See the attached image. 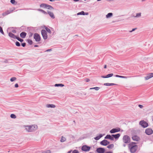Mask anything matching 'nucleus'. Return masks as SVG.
Instances as JSON below:
<instances>
[{
    "mask_svg": "<svg viewBox=\"0 0 153 153\" xmlns=\"http://www.w3.org/2000/svg\"><path fill=\"white\" fill-rule=\"evenodd\" d=\"M128 147L131 153L135 152L138 149V146L134 142H131L128 144Z\"/></svg>",
    "mask_w": 153,
    "mask_h": 153,
    "instance_id": "nucleus-1",
    "label": "nucleus"
},
{
    "mask_svg": "<svg viewBox=\"0 0 153 153\" xmlns=\"http://www.w3.org/2000/svg\"><path fill=\"white\" fill-rule=\"evenodd\" d=\"M26 131L28 132H30L36 130L37 128V126L36 125L27 126L25 127Z\"/></svg>",
    "mask_w": 153,
    "mask_h": 153,
    "instance_id": "nucleus-2",
    "label": "nucleus"
},
{
    "mask_svg": "<svg viewBox=\"0 0 153 153\" xmlns=\"http://www.w3.org/2000/svg\"><path fill=\"white\" fill-rule=\"evenodd\" d=\"M40 7H43L44 8L50 10L53 9V7L51 6L44 4H40Z\"/></svg>",
    "mask_w": 153,
    "mask_h": 153,
    "instance_id": "nucleus-3",
    "label": "nucleus"
},
{
    "mask_svg": "<svg viewBox=\"0 0 153 153\" xmlns=\"http://www.w3.org/2000/svg\"><path fill=\"white\" fill-rule=\"evenodd\" d=\"M123 141L124 143H128L130 142V138L128 136L125 135L123 138Z\"/></svg>",
    "mask_w": 153,
    "mask_h": 153,
    "instance_id": "nucleus-4",
    "label": "nucleus"
},
{
    "mask_svg": "<svg viewBox=\"0 0 153 153\" xmlns=\"http://www.w3.org/2000/svg\"><path fill=\"white\" fill-rule=\"evenodd\" d=\"M34 38L37 42H39L41 40V37L39 34L37 33H35L34 35Z\"/></svg>",
    "mask_w": 153,
    "mask_h": 153,
    "instance_id": "nucleus-5",
    "label": "nucleus"
},
{
    "mask_svg": "<svg viewBox=\"0 0 153 153\" xmlns=\"http://www.w3.org/2000/svg\"><path fill=\"white\" fill-rule=\"evenodd\" d=\"M140 125L143 128H146L148 126V123L144 120H141L140 121Z\"/></svg>",
    "mask_w": 153,
    "mask_h": 153,
    "instance_id": "nucleus-6",
    "label": "nucleus"
},
{
    "mask_svg": "<svg viewBox=\"0 0 153 153\" xmlns=\"http://www.w3.org/2000/svg\"><path fill=\"white\" fill-rule=\"evenodd\" d=\"M91 149V147L89 146L86 145H84L82 146V150L85 151H89Z\"/></svg>",
    "mask_w": 153,
    "mask_h": 153,
    "instance_id": "nucleus-7",
    "label": "nucleus"
},
{
    "mask_svg": "<svg viewBox=\"0 0 153 153\" xmlns=\"http://www.w3.org/2000/svg\"><path fill=\"white\" fill-rule=\"evenodd\" d=\"M41 33L44 39H46L47 38L48 36L46 31L45 30H42L41 31Z\"/></svg>",
    "mask_w": 153,
    "mask_h": 153,
    "instance_id": "nucleus-8",
    "label": "nucleus"
},
{
    "mask_svg": "<svg viewBox=\"0 0 153 153\" xmlns=\"http://www.w3.org/2000/svg\"><path fill=\"white\" fill-rule=\"evenodd\" d=\"M145 133L149 135L153 133V131L151 128H147L146 130Z\"/></svg>",
    "mask_w": 153,
    "mask_h": 153,
    "instance_id": "nucleus-9",
    "label": "nucleus"
},
{
    "mask_svg": "<svg viewBox=\"0 0 153 153\" xmlns=\"http://www.w3.org/2000/svg\"><path fill=\"white\" fill-rule=\"evenodd\" d=\"M152 77H153V73H151L148 74L147 76L144 77V78L146 80H147Z\"/></svg>",
    "mask_w": 153,
    "mask_h": 153,
    "instance_id": "nucleus-10",
    "label": "nucleus"
},
{
    "mask_svg": "<svg viewBox=\"0 0 153 153\" xmlns=\"http://www.w3.org/2000/svg\"><path fill=\"white\" fill-rule=\"evenodd\" d=\"M96 151L98 153H104L105 149L103 148H99L97 149Z\"/></svg>",
    "mask_w": 153,
    "mask_h": 153,
    "instance_id": "nucleus-11",
    "label": "nucleus"
},
{
    "mask_svg": "<svg viewBox=\"0 0 153 153\" xmlns=\"http://www.w3.org/2000/svg\"><path fill=\"white\" fill-rule=\"evenodd\" d=\"M110 143L108 141L106 140H104L100 142V144L103 146H106L109 144Z\"/></svg>",
    "mask_w": 153,
    "mask_h": 153,
    "instance_id": "nucleus-12",
    "label": "nucleus"
},
{
    "mask_svg": "<svg viewBox=\"0 0 153 153\" xmlns=\"http://www.w3.org/2000/svg\"><path fill=\"white\" fill-rule=\"evenodd\" d=\"M132 140L134 141H139L140 140V138L139 137L136 135H134L132 137Z\"/></svg>",
    "mask_w": 153,
    "mask_h": 153,
    "instance_id": "nucleus-13",
    "label": "nucleus"
},
{
    "mask_svg": "<svg viewBox=\"0 0 153 153\" xmlns=\"http://www.w3.org/2000/svg\"><path fill=\"white\" fill-rule=\"evenodd\" d=\"M120 129L119 128H117V129L113 128V129H111L110 131V132L111 133H114L115 132L119 131H120Z\"/></svg>",
    "mask_w": 153,
    "mask_h": 153,
    "instance_id": "nucleus-14",
    "label": "nucleus"
},
{
    "mask_svg": "<svg viewBox=\"0 0 153 153\" xmlns=\"http://www.w3.org/2000/svg\"><path fill=\"white\" fill-rule=\"evenodd\" d=\"M47 12L48 14L52 19H54L55 18L53 12H51L49 10H48Z\"/></svg>",
    "mask_w": 153,
    "mask_h": 153,
    "instance_id": "nucleus-15",
    "label": "nucleus"
},
{
    "mask_svg": "<svg viewBox=\"0 0 153 153\" xmlns=\"http://www.w3.org/2000/svg\"><path fill=\"white\" fill-rule=\"evenodd\" d=\"M8 35L10 37L14 39H16L17 37L16 36L11 32L9 33Z\"/></svg>",
    "mask_w": 153,
    "mask_h": 153,
    "instance_id": "nucleus-16",
    "label": "nucleus"
},
{
    "mask_svg": "<svg viewBox=\"0 0 153 153\" xmlns=\"http://www.w3.org/2000/svg\"><path fill=\"white\" fill-rule=\"evenodd\" d=\"M26 35V33L24 32L21 33L20 34V36L22 38H25Z\"/></svg>",
    "mask_w": 153,
    "mask_h": 153,
    "instance_id": "nucleus-17",
    "label": "nucleus"
},
{
    "mask_svg": "<svg viewBox=\"0 0 153 153\" xmlns=\"http://www.w3.org/2000/svg\"><path fill=\"white\" fill-rule=\"evenodd\" d=\"M46 107L47 108H54L56 107L55 105L53 104H47L46 105Z\"/></svg>",
    "mask_w": 153,
    "mask_h": 153,
    "instance_id": "nucleus-18",
    "label": "nucleus"
},
{
    "mask_svg": "<svg viewBox=\"0 0 153 153\" xmlns=\"http://www.w3.org/2000/svg\"><path fill=\"white\" fill-rule=\"evenodd\" d=\"M11 11L9 10H7L6 11V12L3 13L2 14V15L3 16H5L11 13Z\"/></svg>",
    "mask_w": 153,
    "mask_h": 153,
    "instance_id": "nucleus-19",
    "label": "nucleus"
},
{
    "mask_svg": "<svg viewBox=\"0 0 153 153\" xmlns=\"http://www.w3.org/2000/svg\"><path fill=\"white\" fill-rule=\"evenodd\" d=\"M120 135L119 134H112V136L115 139H118L120 136Z\"/></svg>",
    "mask_w": 153,
    "mask_h": 153,
    "instance_id": "nucleus-20",
    "label": "nucleus"
},
{
    "mask_svg": "<svg viewBox=\"0 0 153 153\" xmlns=\"http://www.w3.org/2000/svg\"><path fill=\"white\" fill-rule=\"evenodd\" d=\"M104 85L105 86H111L113 85H116V84L114 83H105L104 84Z\"/></svg>",
    "mask_w": 153,
    "mask_h": 153,
    "instance_id": "nucleus-21",
    "label": "nucleus"
},
{
    "mask_svg": "<svg viewBox=\"0 0 153 153\" xmlns=\"http://www.w3.org/2000/svg\"><path fill=\"white\" fill-rule=\"evenodd\" d=\"M114 147V145L113 144H111L108 145L107 147L109 149H111Z\"/></svg>",
    "mask_w": 153,
    "mask_h": 153,
    "instance_id": "nucleus-22",
    "label": "nucleus"
},
{
    "mask_svg": "<svg viewBox=\"0 0 153 153\" xmlns=\"http://www.w3.org/2000/svg\"><path fill=\"white\" fill-rule=\"evenodd\" d=\"M113 15V14L112 13H108L106 15V17L107 18L111 17Z\"/></svg>",
    "mask_w": 153,
    "mask_h": 153,
    "instance_id": "nucleus-23",
    "label": "nucleus"
},
{
    "mask_svg": "<svg viewBox=\"0 0 153 153\" xmlns=\"http://www.w3.org/2000/svg\"><path fill=\"white\" fill-rule=\"evenodd\" d=\"M66 140V138L64 137L63 136H62L60 140V141L61 142H63L65 141Z\"/></svg>",
    "mask_w": 153,
    "mask_h": 153,
    "instance_id": "nucleus-24",
    "label": "nucleus"
},
{
    "mask_svg": "<svg viewBox=\"0 0 153 153\" xmlns=\"http://www.w3.org/2000/svg\"><path fill=\"white\" fill-rule=\"evenodd\" d=\"M115 76L117 77H119V78H127V77H126V76H120V75H115Z\"/></svg>",
    "mask_w": 153,
    "mask_h": 153,
    "instance_id": "nucleus-25",
    "label": "nucleus"
},
{
    "mask_svg": "<svg viewBox=\"0 0 153 153\" xmlns=\"http://www.w3.org/2000/svg\"><path fill=\"white\" fill-rule=\"evenodd\" d=\"M102 137V134H100L99 136H97L95 137L94 139L96 140H99L100 138H101Z\"/></svg>",
    "mask_w": 153,
    "mask_h": 153,
    "instance_id": "nucleus-26",
    "label": "nucleus"
},
{
    "mask_svg": "<svg viewBox=\"0 0 153 153\" xmlns=\"http://www.w3.org/2000/svg\"><path fill=\"white\" fill-rule=\"evenodd\" d=\"M113 75V74H107L106 76V78L110 77H112Z\"/></svg>",
    "mask_w": 153,
    "mask_h": 153,
    "instance_id": "nucleus-27",
    "label": "nucleus"
},
{
    "mask_svg": "<svg viewBox=\"0 0 153 153\" xmlns=\"http://www.w3.org/2000/svg\"><path fill=\"white\" fill-rule=\"evenodd\" d=\"M55 86H61V87H63L64 86V85L62 84H56L55 85Z\"/></svg>",
    "mask_w": 153,
    "mask_h": 153,
    "instance_id": "nucleus-28",
    "label": "nucleus"
},
{
    "mask_svg": "<svg viewBox=\"0 0 153 153\" xmlns=\"http://www.w3.org/2000/svg\"><path fill=\"white\" fill-rule=\"evenodd\" d=\"M77 15H85V13L83 11H82L81 12L78 13H77Z\"/></svg>",
    "mask_w": 153,
    "mask_h": 153,
    "instance_id": "nucleus-29",
    "label": "nucleus"
},
{
    "mask_svg": "<svg viewBox=\"0 0 153 153\" xmlns=\"http://www.w3.org/2000/svg\"><path fill=\"white\" fill-rule=\"evenodd\" d=\"M94 89L96 90L97 91V90H98L100 89V88L98 87H95L94 88H90V89Z\"/></svg>",
    "mask_w": 153,
    "mask_h": 153,
    "instance_id": "nucleus-30",
    "label": "nucleus"
},
{
    "mask_svg": "<svg viewBox=\"0 0 153 153\" xmlns=\"http://www.w3.org/2000/svg\"><path fill=\"white\" fill-rule=\"evenodd\" d=\"M141 16V13H138L136 15V16H134V17H139L140 16Z\"/></svg>",
    "mask_w": 153,
    "mask_h": 153,
    "instance_id": "nucleus-31",
    "label": "nucleus"
},
{
    "mask_svg": "<svg viewBox=\"0 0 153 153\" xmlns=\"http://www.w3.org/2000/svg\"><path fill=\"white\" fill-rule=\"evenodd\" d=\"M16 78L15 77H13L11 78L10 79V80L11 82H13L15 81L16 79Z\"/></svg>",
    "mask_w": 153,
    "mask_h": 153,
    "instance_id": "nucleus-32",
    "label": "nucleus"
},
{
    "mask_svg": "<svg viewBox=\"0 0 153 153\" xmlns=\"http://www.w3.org/2000/svg\"><path fill=\"white\" fill-rule=\"evenodd\" d=\"M45 29L49 33H51V30H50V29H49V28H48V27H46L45 28Z\"/></svg>",
    "mask_w": 153,
    "mask_h": 153,
    "instance_id": "nucleus-33",
    "label": "nucleus"
},
{
    "mask_svg": "<svg viewBox=\"0 0 153 153\" xmlns=\"http://www.w3.org/2000/svg\"><path fill=\"white\" fill-rule=\"evenodd\" d=\"M27 41L28 43L30 45H31L33 43L32 41L30 39H28L27 40Z\"/></svg>",
    "mask_w": 153,
    "mask_h": 153,
    "instance_id": "nucleus-34",
    "label": "nucleus"
},
{
    "mask_svg": "<svg viewBox=\"0 0 153 153\" xmlns=\"http://www.w3.org/2000/svg\"><path fill=\"white\" fill-rule=\"evenodd\" d=\"M10 117L11 118L14 119L16 118V115L13 114H11L10 115Z\"/></svg>",
    "mask_w": 153,
    "mask_h": 153,
    "instance_id": "nucleus-35",
    "label": "nucleus"
},
{
    "mask_svg": "<svg viewBox=\"0 0 153 153\" xmlns=\"http://www.w3.org/2000/svg\"><path fill=\"white\" fill-rule=\"evenodd\" d=\"M38 10L41 12H42V13H43L45 14H47V13L45 11L42 10H41V9H39Z\"/></svg>",
    "mask_w": 153,
    "mask_h": 153,
    "instance_id": "nucleus-36",
    "label": "nucleus"
},
{
    "mask_svg": "<svg viewBox=\"0 0 153 153\" xmlns=\"http://www.w3.org/2000/svg\"><path fill=\"white\" fill-rule=\"evenodd\" d=\"M16 39H17L18 40H19V41H20L21 42H22L23 41V39L20 38L19 37H16Z\"/></svg>",
    "mask_w": 153,
    "mask_h": 153,
    "instance_id": "nucleus-37",
    "label": "nucleus"
},
{
    "mask_svg": "<svg viewBox=\"0 0 153 153\" xmlns=\"http://www.w3.org/2000/svg\"><path fill=\"white\" fill-rule=\"evenodd\" d=\"M0 32L3 34H4V33L3 31L2 28L0 27Z\"/></svg>",
    "mask_w": 153,
    "mask_h": 153,
    "instance_id": "nucleus-38",
    "label": "nucleus"
},
{
    "mask_svg": "<svg viewBox=\"0 0 153 153\" xmlns=\"http://www.w3.org/2000/svg\"><path fill=\"white\" fill-rule=\"evenodd\" d=\"M111 136L110 135H107L105 137V139H110V138L111 137Z\"/></svg>",
    "mask_w": 153,
    "mask_h": 153,
    "instance_id": "nucleus-39",
    "label": "nucleus"
},
{
    "mask_svg": "<svg viewBox=\"0 0 153 153\" xmlns=\"http://www.w3.org/2000/svg\"><path fill=\"white\" fill-rule=\"evenodd\" d=\"M16 45L17 46H20V43L18 42H16Z\"/></svg>",
    "mask_w": 153,
    "mask_h": 153,
    "instance_id": "nucleus-40",
    "label": "nucleus"
},
{
    "mask_svg": "<svg viewBox=\"0 0 153 153\" xmlns=\"http://www.w3.org/2000/svg\"><path fill=\"white\" fill-rule=\"evenodd\" d=\"M72 153H79V152L77 150H75L73 151Z\"/></svg>",
    "mask_w": 153,
    "mask_h": 153,
    "instance_id": "nucleus-41",
    "label": "nucleus"
},
{
    "mask_svg": "<svg viewBox=\"0 0 153 153\" xmlns=\"http://www.w3.org/2000/svg\"><path fill=\"white\" fill-rule=\"evenodd\" d=\"M10 2L12 4H14L15 2V0H11Z\"/></svg>",
    "mask_w": 153,
    "mask_h": 153,
    "instance_id": "nucleus-42",
    "label": "nucleus"
},
{
    "mask_svg": "<svg viewBox=\"0 0 153 153\" xmlns=\"http://www.w3.org/2000/svg\"><path fill=\"white\" fill-rule=\"evenodd\" d=\"M138 106L140 108H143V105H138Z\"/></svg>",
    "mask_w": 153,
    "mask_h": 153,
    "instance_id": "nucleus-43",
    "label": "nucleus"
},
{
    "mask_svg": "<svg viewBox=\"0 0 153 153\" xmlns=\"http://www.w3.org/2000/svg\"><path fill=\"white\" fill-rule=\"evenodd\" d=\"M85 81L87 82H88L90 81V79H88L87 78L85 79Z\"/></svg>",
    "mask_w": 153,
    "mask_h": 153,
    "instance_id": "nucleus-44",
    "label": "nucleus"
},
{
    "mask_svg": "<svg viewBox=\"0 0 153 153\" xmlns=\"http://www.w3.org/2000/svg\"><path fill=\"white\" fill-rule=\"evenodd\" d=\"M22 46L23 47H24L25 46V45H26V43H22Z\"/></svg>",
    "mask_w": 153,
    "mask_h": 153,
    "instance_id": "nucleus-45",
    "label": "nucleus"
},
{
    "mask_svg": "<svg viewBox=\"0 0 153 153\" xmlns=\"http://www.w3.org/2000/svg\"><path fill=\"white\" fill-rule=\"evenodd\" d=\"M114 137L112 136H111V137L110 138V139L111 140H114Z\"/></svg>",
    "mask_w": 153,
    "mask_h": 153,
    "instance_id": "nucleus-46",
    "label": "nucleus"
},
{
    "mask_svg": "<svg viewBox=\"0 0 153 153\" xmlns=\"http://www.w3.org/2000/svg\"><path fill=\"white\" fill-rule=\"evenodd\" d=\"M15 86L16 88H17L18 87L19 85L18 84H16L15 85Z\"/></svg>",
    "mask_w": 153,
    "mask_h": 153,
    "instance_id": "nucleus-47",
    "label": "nucleus"
},
{
    "mask_svg": "<svg viewBox=\"0 0 153 153\" xmlns=\"http://www.w3.org/2000/svg\"><path fill=\"white\" fill-rule=\"evenodd\" d=\"M101 77L102 78H106V76H101Z\"/></svg>",
    "mask_w": 153,
    "mask_h": 153,
    "instance_id": "nucleus-48",
    "label": "nucleus"
},
{
    "mask_svg": "<svg viewBox=\"0 0 153 153\" xmlns=\"http://www.w3.org/2000/svg\"><path fill=\"white\" fill-rule=\"evenodd\" d=\"M136 29V28H134L132 29V30L130 32H131L132 31H134Z\"/></svg>",
    "mask_w": 153,
    "mask_h": 153,
    "instance_id": "nucleus-49",
    "label": "nucleus"
},
{
    "mask_svg": "<svg viewBox=\"0 0 153 153\" xmlns=\"http://www.w3.org/2000/svg\"><path fill=\"white\" fill-rule=\"evenodd\" d=\"M105 153H113V152H106Z\"/></svg>",
    "mask_w": 153,
    "mask_h": 153,
    "instance_id": "nucleus-50",
    "label": "nucleus"
},
{
    "mask_svg": "<svg viewBox=\"0 0 153 153\" xmlns=\"http://www.w3.org/2000/svg\"><path fill=\"white\" fill-rule=\"evenodd\" d=\"M107 68V66H106V65H105V66H104V68L105 69V68Z\"/></svg>",
    "mask_w": 153,
    "mask_h": 153,
    "instance_id": "nucleus-51",
    "label": "nucleus"
},
{
    "mask_svg": "<svg viewBox=\"0 0 153 153\" xmlns=\"http://www.w3.org/2000/svg\"><path fill=\"white\" fill-rule=\"evenodd\" d=\"M33 35V34L32 33H30V35L29 36H30V37H31Z\"/></svg>",
    "mask_w": 153,
    "mask_h": 153,
    "instance_id": "nucleus-52",
    "label": "nucleus"
},
{
    "mask_svg": "<svg viewBox=\"0 0 153 153\" xmlns=\"http://www.w3.org/2000/svg\"><path fill=\"white\" fill-rule=\"evenodd\" d=\"M85 15H88V13H85Z\"/></svg>",
    "mask_w": 153,
    "mask_h": 153,
    "instance_id": "nucleus-53",
    "label": "nucleus"
},
{
    "mask_svg": "<svg viewBox=\"0 0 153 153\" xmlns=\"http://www.w3.org/2000/svg\"><path fill=\"white\" fill-rule=\"evenodd\" d=\"M50 1H54L55 0H49Z\"/></svg>",
    "mask_w": 153,
    "mask_h": 153,
    "instance_id": "nucleus-54",
    "label": "nucleus"
},
{
    "mask_svg": "<svg viewBox=\"0 0 153 153\" xmlns=\"http://www.w3.org/2000/svg\"><path fill=\"white\" fill-rule=\"evenodd\" d=\"M71 153V151H69L68 152V153Z\"/></svg>",
    "mask_w": 153,
    "mask_h": 153,
    "instance_id": "nucleus-55",
    "label": "nucleus"
},
{
    "mask_svg": "<svg viewBox=\"0 0 153 153\" xmlns=\"http://www.w3.org/2000/svg\"><path fill=\"white\" fill-rule=\"evenodd\" d=\"M51 50V49L48 50H47V51H50Z\"/></svg>",
    "mask_w": 153,
    "mask_h": 153,
    "instance_id": "nucleus-56",
    "label": "nucleus"
},
{
    "mask_svg": "<svg viewBox=\"0 0 153 153\" xmlns=\"http://www.w3.org/2000/svg\"><path fill=\"white\" fill-rule=\"evenodd\" d=\"M37 46H38L37 45H35L34 46L35 47H36Z\"/></svg>",
    "mask_w": 153,
    "mask_h": 153,
    "instance_id": "nucleus-57",
    "label": "nucleus"
},
{
    "mask_svg": "<svg viewBox=\"0 0 153 153\" xmlns=\"http://www.w3.org/2000/svg\"><path fill=\"white\" fill-rule=\"evenodd\" d=\"M93 153L92 152H90V153Z\"/></svg>",
    "mask_w": 153,
    "mask_h": 153,
    "instance_id": "nucleus-58",
    "label": "nucleus"
}]
</instances>
